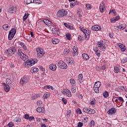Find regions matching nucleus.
I'll use <instances>...</instances> for the list:
<instances>
[{
    "label": "nucleus",
    "instance_id": "5701e85b",
    "mask_svg": "<svg viewBox=\"0 0 127 127\" xmlns=\"http://www.w3.org/2000/svg\"><path fill=\"white\" fill-rule=\"evenodd\" d=\"M99 10L101 13H103L105 11V4L104 3H101L99 6Z\"/></svg>",
    "mask_w": 127,
    "mask_h": 127
},
{
    "label": "nucleus",
    "instance_id": "412c9836",
    "mask_svg": "<svg viewBox=\"0 0 127 127\" xmlns=\"http://www.w3.org/2000/svg\"><path fill=\"white\" fill-rule=\"evenodd\" d=\"M49 68L52 71H56V69H57V66H56V64H51L49 65Z\"/></svg>",
    "mask_w": 127,
    "mask_h": 127
},
{
    "label": "nucleus",
    "instance_id": "49530a36",
    "mask_svg": "<svg viewBox=\"0 0 127 127\" xmlns=\"http://www.w3.org/2000/svg\"><path fill=\"white\" fill-rule=\"evenodd\" d=\"M71 114H72V111L70 110H68L66 113V117L67 118H70L71 117Z\"/></svg>",
    "mask_w": 127,
    "mask_h": 127
},
{
    "label": "nucleus",
    "instance_id": "1a4fd4ad",
    "mask_svg": "<svg viewBox=\"0 0 127 127\" xmlns=\"http://www.w3.org/2000/svg\"><path fill=\"white\" fill-rule=\"evenodd\" d=\"M36 51L38 58H41V57H43V56H44V54H45V51H44V50L41 48H39L37 49Z\"/></svg>",
    "mask_w": 127,
    "mask_h": 127
},
{
    "label": "nucleus",
    "instance_id": "473e14b6",
    "mask_svg": "<svg viewBox=\"0 0 127 127\" xmlns=\"http://www.w3.org/2000/svg\"><path fill=\"white\" fill-rule=\"evenodd\" d=\"M69 81L71 85H72V86H76V81H75V79L73 78H70Z\"/></svg>",
    "mask_w": 127,
    "mask_h": 127
},
{
    "label": "nucleus",
    "instance_id": "2f4dec72",
    "mask_svg": "<svg viewBox=\"0 0 127 127\" xmlns=\"http://www.w3.org/2000/svg\"><path fill=\"white\" fill-rule=\"evenodd\" d=\"M52 42L53 44H58L59 43V40L57 38H54L52 39Z\"/></svg>",
    "mask_w": 127,
    "mask_h": 127
},
{
    "label": "nucleus",
    "instance_id": "13d9d810",
    "mask_svg": "<svg viewBox=\"0 0 127 127\" xmlns=\"http://www.w3.org/2000/svg\"><path fill=\"white\" fill-rule=\"evenodd\" d=\"M69 53V50L67 49H64V55H68Z\"/></svg>",
    "mask_w": 127,
    "mask_h": 127
},
{
    "label": "nucleus",
    "instance_id": "a18cd8bd",
    "mask_svg": "<svg viewBox=\"0 0 127 127\" xmlns=\"http://www.w3.org/2000/svg\"><path fill=\"white\" fill-rule=\"evenodd\" d=\"M96 102V99H95V98L92 99L90 101V105H95Z\"/></svg>",
    "mask_w": 127,
    "mask_h": 127
},
{
    "label": "nucleus",
    "instance_id": "a19ab883",
    "mask_svg": "<svg viewBox=\"0 0 127 127\" xmlns=\"http://www.w3.org/2000/svg\"><path fill=\"white\" fill-rule=\"evenodd\" d=\"M2 28L4 30H8V29H9V26H8V24H4L2 26Z\"/></svg>",
    "mask_w": 127,
    "mask_h": 127
},
{
    "label": "nucleus",
    "instance_id": "2eb2a0df",
    "mask_svg": "<svg viewBox=\"0 0 127 127\" xmlns=\"http://www.w3.org/2000/svg\"><path fill=\"white\" fill-rule=\"evenodd\" d=\"M42 96V94L41 93L40 94H33L31 96V100H35L36 99H37L38 98H40Z\"/></svg>",
    "mask_w": 127,
    "mask_h": 127
},
{
    "label": "nucleus",
    "instance_id": "de8ad7c7",
    "mask_svg": "<svg viewBox=\"0 0 127 127\" xmlns=\"http://www.w3.org/2000/svg\"><path fill=\"white\" fill-rule=\"evenodd\" d=\"M11 83H12V81L10 79L8 78L6 79V85H10Z\"/></svg>",
    "mask_w": 127,
    "mask_h": 127
},
{
    "label": "nucleus",
    "instance_id": "f704fd0d",
    "mask_svg": "<svg viewBox=\"0 0 127 127\" xmlns=\"http://www.w3.org/2000/svg\"><path fill=\"white\" fill-rule=\"evenodd\" d=\"M101 82L100 81H97L96 82L93 86V87H96V88H100L101 87Z\"/></svg>",
    "mask_w": 127,
    "mask_h": 127
},
{
    "label": "nucleus",
    "instance_id": "39448f33",
    "mask_svg": "<svg viewBox=\"0 0 127 127\" xmlns=\"http://www.w3.org/2000/svg\"><path fill=\"white\" fill-rule=\"evenodd\" d=\"M66 14H68V11L65 9H62L58 11L57 16L59 18H62V17H64V16H66Z\"/></svg>",
    "mask_w": 127,
    "mask_h": 127
},
{
    "label": "nucleus",
    "instance_id": "f3484780",
    "mask_svg": "<svg viewBox=\"0 0 127 127\" xmlns=\"http://www.w3.org/2000/svg\"><path fill=\"white\" fill-rule=\"evenodd\" d=\"M52 32L53 34H55V35H58L59 36L60 34V32H59V29L54 28L52 29Z\"/></svg>",
    "mask_w": 127,
    "mask_h": 127
},
{
    "label": "nucleus",
    "instance_id": "c756f323",
    "mask_svg": "<svg viewBox=\"0 0 127 127\" xmlns=\"http://www.w3.org/2000/svg\"><path fill=\"white\" fill-rule=\"evenodd\" d=\"M36 111L38 113H44V108L43 107H38L36 109Z\"/></svg>",
    "mask_w": 127,
    "mask_h": 127
},
{
    "label": "nucleus",
    "instance_id": "680f3d73",
    "mask_svg": "<svg viewBox=\"0 0 127 127\" xmlns=\"http://www.w3.org/2000/svg\"><path fill=\"white\" fill-rule=\"evenodd\" d=\"M121 51L123 52H124V51H126V47L124 45H122L121 46Z\"/></svg>",
    "mask_w": 127,
    "mask_h": 127
},
{
    "label": "nucleus",
    "instance_id": "5fc2aeb1",
    "mask_svg": "<svg viewBox=\"0 0 127 127\" xmlns=\"http://www.w3.org/2000/svg\"><path fill=\"white\" fill-rule=\"evenodd\" d=\"M26 39H27V41H28V42H31L32 41V39H31L30 36H27Z\"/></svg>",
    "mask_w": 127,
    "mask_h": 127
},
{
    "label": "nucleus",
    "instance_id": "cd10ccee",
    "mask_svg": "<svg viewBox=\"0 0 127 127\" xmlns=\"http://www.w3.org/2000/svg\"><path fill=\"white\" fill-rule=\"evenodd\" d=\"M65 96H66V97H68V98H71V97H72V93H71V91L68 90V89H66Z\"/></svg>",
    "mask_w": 127,
    "mask_h": 127
},
{
    "label": "nucleus",
    "instance_id": "a211bd4d",
    "mask_svg": "<svg viewBox=\"0 0 127 127\" xmlns=\"http://www.w3.org/2000/svg\"><path fill=\"white\" fill-rule=\"evenodd\" d=\"M102 66L101 67V70H106L107 69V62L106 61H101Z\"/></svg>",
    "mask_w": 127,
    "mask_h": 127
},
{
    "label": "nucleus",
    "instance_id": "3c124183",
    "mask_svg": "<svg viewBox=\"0 0 127 127\" xmlns=\"http://www.w3.org/2000/svg\"><path fill=\"white\" fill-rule=\"evenodd\" d=\"M71 93H72L73 94H75V93H76V87H74V86H72L71 87Z\"/></svg>",
    "mask_w": 127,
    "mask_h": 127
},
{
    "label": "nucleus",
    "instance_id": "c9c22d12",
    "mask_svg": "<svg viewBox=\"0 0 127 127\" xmlns=\"http://www.w3.org/2000/svg\"><path fill=\"white\" fill-rule=\"evenodd\" d=\"M39 68L40 69V71H41V72H43L42 73V75H44V73H45V68H44L43 66L41 65L39 66Z\"/></svg>",
    "mask_w": 127,
    "mask_h": 127
},
{
    "label": "nucleus",
    "instance_id": "f03ea898",
    "mask_svg": "<svg viewBox=\"0 0 127 127\" xmlns=\"http://www.w3.org/2000/svg\"><path fill=\"white\" fill-rule=\"evenodd\" d=\"M37 59H31L26 61L25 62V66L27 68H29V67H31V66H33L36 63H37Z\"/></svg>",
    "mask_w": 127,
    "mask_h": 127
},
{
    "label": "nucleus",
    "instance_id": "72a5a7b5",
    "mask_svg": "<svg viewBox=\"0 0 127 127\" xmlns=\"http://www.w3.org/2000/svg\"><path fill=\"white\" fill-rule=\"evenodd\" d=\"M14 122L16 123H20L21 122V118L19 117H16L14 119Z\"/></svg>",
    "mask_w": 127,
    "mask_h": 127
},
{
    "label": "nucleus",
    "instance_id": "ddd939ff",
    "mask_svg": "<svg viewBox=\"0 0 127 127\" xmlns=\"http://www.w3.org/2000/svg\"><path fill=\"white\" fill-rule=\"evenodd\" d=\"M72 53V56L73 57L77 56V55L79 54V52H78V47L77 46H74L73 47Z\"/></svg>",
    "mask_w": 127,
    "mask_h": 127
},
{
    "label": "nucleus",
    "instance_id": "7ed1b4c3",
    "mask_svg": "<svg viewBox=\"0 0 127 127\" xmlns=\"http://www.w3.org/2000/svg\"><path fill=\"white\" fill-rule=\"evenodd\" d=\"M79 29L84 33V34L85 36V40H89V38H90V34H91V30L87 29H85L84 27H81V26H79Z\"/></svg>",
    "mask_w": 127,
    "mask_h": 127
},
{
    "label": "nucleus",
    "instance_id": "4be33fe9",
    "mask_svg": "<svg viewBox=\"0 0 127 127\" xmlns=\"http://www.w3.org/2000/svg\"><path fill=\"white\" fill-rule=\"evenodd\" d=\"M3 86L5 92H6V93L9 92V90H10V87L9 85H8V84L5 83H3Z\"/></svg>",
    "mask_w": 127,
    "mask_h": 127
},
{
    "label": "nucleus",
    "instance_id": "b1692460",
    "mask_svg": "<svg viewBox=\"0 0 127 127\" xmlns=\"http://www.w3.org/2000/svg\"><path fill=\"white\" fill-rule=\"evenodd\" d=\"M43 22L45 24L47 25V26H50L51 25V21H49L48 19H44L43 20Z\"/></svg>",
    "mask_w": 127,
    "mask_h": 127
},
{
    "label": "nucleus",
    "instance_id": "e433bc0d",
    "mask_svg": "<svg viewBox=\"0 0 127 127\" xmlns=\"http://www.w3.org/2000/svg\"><path fill=\"white\" fill-rule=\"evenodd\" d=\"M79 4V1H76L74 2H70V5L71 7H73V6H75V5H77Z\"/></svg>",
    "mask_w": 127,
    "mask_h": 127
},
{
    "label": "nucleus",
    "instance_id": "58836bf2",
    "mask_svg": "<svg viewBox=\"0 0 127 127\" xmlns=\"http://www.w3.org/2000/svg\"><path fill=\"white\" fill-rule=\"evenodd\" d=\"M93 90L96 94H99L100 92V88L99 87H96L93 86Z\"/></svg>",
    "mask_w": 127,
    "mask_h": 127
},
{
    "label": "nucleus",
    "instance_id": "4c0bfd02",
    "mask_svg": "<svg viewBox=\"0 0 127 127\" xmlns=\"http://www.w3.org/2000/svg\"><path fill=\"white\" fill-rule=\"evenodd\" d=\"M33 3H35L36 4H41L42 1L40 0H33Z\"/></svg>",
    "mask_w": 127,
    "mask_h": 127
},
{
    "label": "nucleus",
    "instance_id": "20e7f679",
    "mask_svg": "<svg viewBox=\"0 0 127 127\" xmlns=\"http://www.w3.org/2000/svg\"><path fill=\"white\" fill-rule=\"evenodd\" d=\"M17 49L14 47H11L7 49L6 51V54L7 56H11L13 55L15 52H16Z\"/></svg>",
    "mask_w": 127,
    "mask_h": 127
},
{
    "label": "nucleus",
    "instance_id": "c85d7f7f",
    "mask_svg": "<svg viewBox=\"0 0 127 127\" xmlns=\"http://www.w3.org/2000/svg\"><path fill=\"white\" fill-rule=\"evenodd\" d=\"M94 51L95 52L97 56L98 57H100L101 56V53H100V50L99 49H97V48L94 49Z\"/></svg>",
    "mask_w": 127,
    "mask_h": 127
},
{
    "label": "nucleus",
    "instance_id": "09e8293b",
    "mask_svg": "<svg viewBox=\"0 0 127 127\" xmlns=\"http://www.w3.org/2000/svg\"><path fill=\"white\" fill-rule=\"evenodd\" d=\"M86 9H91L92 8V5L90 3H87L85 5Z\"/></svg>",
    "mask_w": 127,
    "mask_h": 127
},
{
    "label": "nucleus",
    "instance_id": "393cba45",
    "mask_svg": "<svg viewBox=\"0 0 127 127\" xmlns=\"http://www.w3.org/2000/svg\"><path fill=\"white\" fill-rule=\"evenodd\" d=\"M82 57L84 61H88L89 60V55L86 53L82 54Z\"/></svg>",
    "mask_w": 127,
    "mask_h": 127
},
{
    "label": "nucleus",
    "instance_id": "69168bd1",
    "mask_svg": "<svg viewBox=\"0 0 127 127\" xmlns=\"http://www.w3.org/2000/svg\"><path fill=\"white\" fill-rule=\"evenodd\" d=\"M96 71H98V72H101V71H102L101 67L100 66H96Z\"/></svg>",
    "mask_w": 127,
    "mask_h": 127
},
{
    "label": "nucleus",
    "instance_id": "9b49d317",
    "mask_svg": "<svg viewBox=\"0 0 127 127\" xmlns=\"http://www.w3.org/2000/svg\"><path fill=\"white\" fill-rule=\"evenodd\" d=\"M58 64L61 69H67L68 68V65L63 61H60Z\"/></svg>",
    "mask_w": 127,
    "mask_h": 127
},
{
    "label": "nucleus",
    "instance_id": "423d86ee",
    "mask_svg": "<svg viewBox=\"0 0 127 127\" xmlns=\"http://www.w3.org/2000/svg\"><path fill=\"white\" fill-rule=\"evenodd\" d=\"M18 55L23 61H26L28 59V56L22 53L21 49H18Z\"/></svg>",
    "mask_w": 127,
    "mask_h": 127
},
{
    "label": "nucleus",
    "instance_id": "9d476101",
    "mask_svg": "<svg viewBox=\"0 0 127 127\" xmlns=\"http://www.w3.org/2000/svg\"><path fill=\"white\" fill-rule=\"evenodd\" d=\"M28 81H29V76L28 75H24L21 78L20 83L21 85H23V84H26Z\"/></svg>",
    "mask_w": 127,
    "mask_h": 127
},
{
    "label": "nucleus",
    "instance_id": "6ab92c4d",
    "mask_svg": "<svg viewBox=\"0 0 127 127\" xmlns=\"http://www.w3.org/2000/svg\"><path fill=\"white\" fill-rule=\"evenodd\" d=\"M65 62H66L67 64H69V65H72L74 64V61L73 59H71L70 58H67L64 60Z\"/></svg>",
    "mask_w": 127,
    "mask_h": 127
},
{
    "label": "nucleus",
    "instance_id": "7c9ffc66",
    "mask_svg": "<svg viewBox=\"0 0 127 127\" xmlns=\"http://www.w3.org/2000/svg\"><path fill=\"white\" fill-rule=\"evenodd\" d=\"M127 27V25L126 24H122L119 25V29L120 30H124V29H126Z\"/></svg>",
    "mask_w": 127,
    "mask_h": 127
},
{
    "label": "nucleus",
    "instance_id": "aec40b11",
    "mask_svg": "<svg viewBox=\"0 0 127 127\" xmlns=\"http://www.w3.org/2000/svg\"><path fill=\"white\" fill-rule=\"evenodd\" d=\"M84 81V77H83V74L80 73L78 75L77 78L78 83H81L82 82Z\"/></svg>",
    "mask_w": 127,
    "mask_h": 127
},
{
    "label": "nucleus",
    "instance_id": "f8f14e48",
    "mask_svg": "<svg viewBox=\"0 0 127 127\" xmlns=\"http://www.w3.org/2000/svg\"><path fill=\"white\" fill-rule=\"evenodd\" d=\"M17 9V8L16 6H15L14 5H12L9 7V8L8 9L7 11L9 12V13H14V12H16V10Z\"/></svg>",
    "mask_w": 127,
    "mask_h": 127
},
{
    "label": "nucleus",
    "instance_id": "603ef678",
    "mask_svg": "<svg viewBox=\"0 0 127 127\" xmlns=\"http://www.w3.org/2000/svg\"><path fill=\"white\" fill-rule=\"evenodd\" d=\"M122 64H125L126 62H127V58H124L121 61Z\"/></svg>",
    "mask_w": 127,
    "mask_h": 127
},
{
    "label": "nucleus",
    "instance_id": "0eeeda50",
    "mask_svg": "<svg viewBox=\"0 0 127 127\" xmlns=\"http://www.w3.org/2000/svg\"><path fill=\"white\" fill-rule=\"evenodd\" d=\"M15 33H16V29L15 28L11 29L9 32L8 39L9 40H12L13 37H14V35H15Z\"/></svg>",
    "mask_w": 127,
    "mask_h": 127
},
{
    "label": "nucleus",
    "instance_id": "37998d69",
    "mask_svg": "<svg viewBox=\"0 0 127 127\" xmlns=\"http://www.w3.org/2000/svg\"><path fill=\"white\" fill-rule=\"evenodd\" d=\"M72 36V35H71V34L68 33L66 35V37L67 39V40H71V39H72V37H71Z\"/></svg>",
    "mask_w": 127,
    "mask_h": 127
},
{
    "label": "nucleus",
    "instance_id": "052dcab7",
    "mask_svg": "<svg viewBox=\"0 0 127 127\" xmlns=\"http://www.w3.org/2000/svg\"><path fill=\"white\" fill-rule=\"evenodd\" d=\"M118 99L119 100L120 102H121V104H123L124 102H125V100H124V99L122 97H119Z\"/></svg>",
    "mask_w": 127,
    "mask_h": 127
},
{
    "label": "nucleus",
    "instance_id": "c03bdc74",
    "mask_svg": "<svg viewBox=\"0 0 127 127\" xmlns=\"http://www.w3.org/2000/svg\"><path fill=\"white\" fill-rule=\"evenodd\" d=\"M115 73H119L120 72V67L117 66H114V70Z\"/></svg>",
    "mask_w": 127,
    "mask_h": 127
},
{
    "label": "nucleus",
    "instance_id": "bf43d9fd",
    "mask_svg": "<svg viewBox=\"0 0 127 127\" xmlns=\"http://www.w3.org/2000/svg\"><path fill=\"white\" fill-rule=\"evenodd\" d=\"M37 105L38 107H41V105H42V102L40 100H38L37 102Z\"/></svg>",
    "mask_w": 127,
    "mask_h": 127
},
{
    "label": "nucleus",
    "instance_id": "a878e982",
    "mask_svg": "<svg viewBox=\"0 0 127 127\" xmlns=\"http://www.w3.org/2000/svg\"><path fill=\"white\" fill-rule=\"evenodd\" d=\"M20 46H21L22 48L24 50V51H27V47L25 45V44L23 42H20Z\"/></svg>",
    "mask_w": 127,
    "mask_h": 127
},
{
    "label": "nucleus",
    "instance_id": "4468645a",
    "mask_svg": "<svg viewBox=\"0 0 127 127\" xmlns=\"http://www.w3.org/2000/svg\"><path fill=\"white\" fill-rule=\"evenodd\" d=\"M116 112H117V109L115 108H112L110 109H109V111L107 112V114L109 116H113V115H115Z\"/></svg>",
    "mask_w": 127,
    "mask_h": 127
},
{
    "label": "nucleus",
    "instance_id": "bb28decb",
    "mask_svg": "<svg viewBox=\"0 0 127 127\" xmlns=\"http://www.w3.org/2000/svg\"><path fill=\"white\" fill-rule=\"evenodd\" d=\"M38 71H39V69L36 67H32L30 70V73H36L37 72H38Z\"/></svg>",
    "mask_w": 127,
    "mask_h": 127
},
{
    "label": "nucleus",
    "instance_id": "6e6d98bb",
    "mask_svg": "<svg viewBox=\"0 0 127 127\" xmlns=\"http://www.w3.org/2000/svg\"><path fill=\"white\" fill-rule=\"evenodd\" d=\"M90 127H94V126H95V121H94L93 120H92L90 123Z\"/></svg>",
    "mask_w": 127,
    "mask_h": 127
},
{
    "label": "nucleus",
    "instance_id": "8fccbe9b",
    "mask_svg": "<svg viewBox=\"0 0 127 127\" xmlns=\"http://www.w3.org/2000/svg\"><path fill=\"white\" fill-rule=\"evenodd\" d=\"M103 97L104 98H108L109 96V92H108L107 91H105V92L103 94Z\"/></svg>",
    "mask_w": 127,
    "mask_h": 127
},
{
    "label": "nucleus",
    "instance_id": "864d4df0",
    "mask_svg": "<svg viewBox=\"0 0 127 127\" xmlns=\"http://www.w3.org/2000/svg\"><path fill=\"white\" fill-rule=\"evenodd\" d=\"M62 101L64 105H67V99H65V98H63Z\"/></svg>",
    "mask_w": 127,
    "mask_h": 127
},
{
    "label": "nucleus",
    "instance_id": "6e6552de",
    "mask_svg": "<svg viewBox=\"0 0 127 127\" xmlns=\"http://www.w3.org/2000/svg\"><path fill=\"white\" fill-rule=\"evenodd\" d=\"M83 111L84 113L86 114H88L89 115H92L94 114H96V111L93 109H91L89 107H85L83 108Z\"/></svg>",
    "mask_w": 127,
    "mask_h": 127
},
{
    "label": "nucleus",
    "instance_id": "79ce46f5",
    "mask_svg": "<svg viewBox=\"0 0 127 127\" xmlns=\"http://www.w3.org/2000/svg\"><path fill=\"white\" fill-rule=\"evenodd\" d=\"M28 15H29V14H28V13H25L23 16V21H25V20L26 19H27V17H28Z\"/></svg>",
    "mask_w": 127,
    "mask_h": 127
},
{
    "label": "nucleus",
    "instance_id": "dca6fc26",
    "mask_svg": "<svg viewBox=\"0 0 127 127\" xmlns=\"http://www.w3.org/2000/svg\"><path fill=\"white\" fill-rule=\"evenodd\" d=\"M91 29L93 31H100L101 29V26L98 25H94L92 26Z\"/></svg>",
    "mask_w": 127,
    "mask_h": 127
},
{
    "label": "nucleus",
    "instance_id": "774afa93",
    "mask_svg": "<svg viewBox=\"0 0 127 127\" xmlns=\"http://www.w3.org/2000/svg\"><path fill=\"white\" fill-rule=\"evenodd\" d=\"M78 127H83V123L82 122H79L78 124Z\"/></svg>",
    "mask_w": 127,
    "mask_h": 127
},
{
    "label": "nucleus",
    "instance_id": "0e129e2a",
    "mask_svg": "<svg viewBox=\"0 0 127 127\" xmlns=\"http://www.w3.org/2000/svg\"><path fill=\"white\" fill-rule=\"evenodd\" d=\"M111 12H112L114 15H117V12H116V10L115 9L111 10Z\"/></svg>",
    "mask_w": 127,
    "mask_h": 127
},
{
    "label": "nucleus",
    "instance_id": "4d7b16f0",
    "mask_svg": "<svg viewBox=\"0 0 127 127\" xmlns=\"http://www.w3.org/2000/svg\"><path fill=\"white\" fill-rule=\"evenodd\" d=\"M28 120L29 122H31L32 121H34L35 120V118H34V117L31 116L29 117V119Z\"/></svg>",
    "mask_w": 127,
    "mask_h": 127
},
{
    "label": "nucleus",
    "instance_id": "e2e57ef3",
    "mask_svg": "<svg viewBox=\"0 0 127 127\" xmlns=\"http://www.w3.org/2000/svg\"><path fill=\"white\" fill-rule=\"evenodd\" d=\"M13 126H14V124L12 122H10L8 124V127H12Z\"/></svg>",
    "mask_w": 127,
    "mask_h": 127
},
{
    "label": "nucleus",
    "instance_id": "338daca9",
    "mask_svg": "<svg viewBox=\"0 0 127 127\" xmlns=\"http://www.w3.org/2000/svg\"><path fill=\"white\" fill-rule=\"evenodd\" d=\"M25 120H28L30 118V116H29V115L28 114H25Z\"/></svg>",
    "mask_w": 127,
    "mask_h": 127
},
{
    "label": "nucleus",
    "instance_id": "f257e3e1",
    "mask_svg": "<svg viewBox=\"0 0 127 127\" xmlns=\"http://www.w3.org/2000/svg\"><path fill=\"white\" fill-rule=\"evenodd\" d=\"M97 46L100 50L102 51H106L107 47H106V40H101L97 42Z\"/></svg>",
    "mask_w": 127,
    "mask_h": 127
},
{
    "label": "nucleus",
    "instance_id": "ea45409f",
    "mask_svg": "<svg viewBox=\"0 0 127 127\" xmlns=\"http://www.w3.org/2000/svg\"><path fill=\"white\" fill-rule=\"evenodd\" d=\"M50 97V93L49 92H47L45 93L43 95L44 99H47Z\"/></svg>",
    "mask_w": 127,
    "mask_h": 127
}]
</instances>
